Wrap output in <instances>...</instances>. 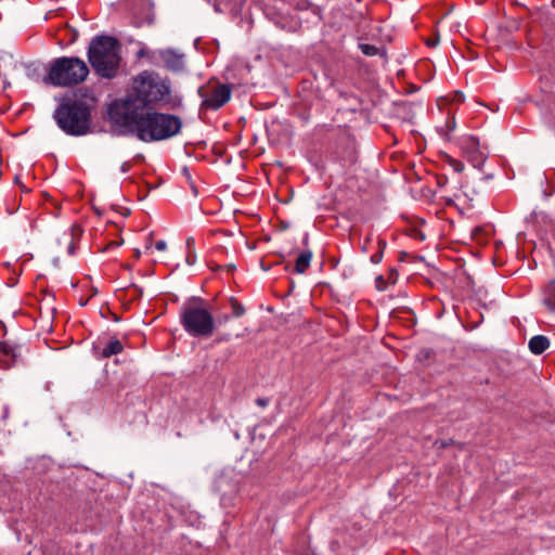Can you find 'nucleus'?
<instances>
[{
  "label": "nucleus",
  "mask_w": 555,
  "mask_h": 555,
  "mask_svg": "<svg viewBox=\"0 0 555 555\" xmlns=\"http://www.w3.org/2000/svg\"><path fill=\"white\" fill-rule=\"evenodd\" d=\"M122 350L121 341L115 336L106 343H104L102 337H99L92 345V351L99 359H108L112 356L121 353Z\"/></svg>",
  "instance_id": "9d476101"
},
{
  "label": "nucleus",
  "mask_w": 555,
  "mask_h": 555,
  "mask_svg": "<svg viewBox=\"0 0 555 555\" xmlns=\"http://www.w3.org/2000/svg\"><path fill=\"white\" fill-rule=\"evenodd\" d=\"M8 415H9L8 406L4 403L0 402V421L7 420Z\"/></svg>",
  "instance_id": "2f4dec72"
},
{
  "label": "nucleus",
  "mask_w": 555,
  "mask_h": 555,
  "mask_svg": "<svg viewBox=\"0 0 555 555\" xmlns=\"http://www.w3.org/2000/svg\"><path fill=\"white\" fill-rule=\"evenodd\" d=\"M553 236H554V238H555V229H554V232H553Z\"/></svg>",
  "instance_id": "0e129e2a"
},
{
  "label": "nucleus",
  "mask_w": 555,
  "mask_h": 555,
  "mask_svg": "<svg viewBox=\"0 0 555 555\" xmlns=\"http://www.w3.org/2000/svg\"><path fill=\"white\" fill-rule=\"evenodd\" d=\"M255 402L258 406L266 408L267 405H269L270 399L269 398H257Z\"/></svg>",
  "instance_id": "473e14b6"
},
{
  "label": "nucleus",
  "mask_w": 555,
  "mask_h": 555,
  "mask_svg": "<svg viewBox=\"0 0 555 555\" xmlns=\"http://www.w3.org/2000/svg\"><path fill=\"white\" fill-rule=\"evenodd\" d=\"M358 47L361 50V52L366 56H375L377 54H380L382 56H386V51L385 50L380 51L379 48H377L374 44L359 42Z\"/></svg>",
  "instance_id": "a211bd4d"
},
{
  "label": "nucleus",
  "mask_w": 555,
  "mask_h": 555,
  "mask_svg": "<svg viewBox=\"0 0 555 555\" xmlns=\"http://www.w3.org/2000/svg\"><path fill=\"white\" fill-rule=\"evenodd\" d=\"M234 269H235V267H234L233 264H229V266H228V270H229V271H233Z\"/></svg>",
  "instance_id": "4d7b16f0"
},
{
  "label": "nucleus",
  "mask_w": 555,
  "mask_h": 555,
  "mask_svg": "<svg viewBox=\"0 0 555 555\" xmlns=\"http://www.w3.org/2000/svg\"><path fill=\"white\" fill-rule=\"evenodd\" d=\"M120 49L119 40L109 35H96L90 40L87 57L99 77L113 79L117 76L121 62Z\"/></svg>",
  "instance_id": "20e7f679"
},
{
  "label": "nucleus",
  "mask_w": 555,
  "mask_h": 555,
  "mask_svg": "<svg viewBox=\"0 0 555 555\" xmlns=\"http://www.w3.org/2000/svg\"><path fill=\"white\" fill-rule=\"evenodd\" d=\"M244 0H216L214 7L217 12H229L236 14Z\"/></svg>",
  "instance_id": "dca6fc26"
},
{
  "label": "nucleus",
  "mask_w": 555,
  "mask_h": 555,
  "mask_svg": "<svg viewBox=\"0 0 555 555\" xmlns=\"http://www.w3.org/2000/svg\"><path fill=\"white\" fill-rule=\"evenodd\" d=\"M437 185L442 189L448 184V177L446 175H437L436 178Z\"/></svg>",
  "instance_id": "c756f323"
},
{
  "label": "nucleus",
  "mask_w": 555,
  "mask_h": 555,
  "mask_svg": "<svg viewBox=\"0 0 555 555\" xmlns=\"http://www.w3.org/2000/svg\"><path fill=\"white\" fill-rule=\"evenodd\" d=\"M446 203H447V205H451V204H453V201L451 198H448Z\"/></svg>",
  "instance_id": "bf43d9fd"
},
{
  "label": "nucleus",
  "mask_w": 555,
  "mask_h": 555,
  "mask_svg": "<svg viewBox=\"0 0 555 555\" xmlns=\"http://www.w3.org/2000/svg\"><path fill=\"white\" fill-rule=\"evenodd\" d=\"M72 232H73V235H74L76 232L81 233V228H80L78 224H74V225L72 227Z\"/></svg>",
  "instance_id": "a18cd8bd"
},
{
  "label": "nucleus",
  "mask_w": 555,
  "mask_h": 555,
  "mask_svg": "<svg viewBox=\"0 0 555 555\" xmlns=\"http://www.w3.org/2000/svg\"><path fill=\"white\" fill-rule=\"evenodd\" d=\"M152 240H153V233H151L147 237V248L152 245Z\"/></svg>",
  "instance_id": "8fccbe9b"
},
{
  "label": "nucleus",
  "mask_w": 555,
  "mask_h": 555,
  "mask_svg": "<svg viewBox=\"0 0 555 555\" xmlns=\"http://www.w3.org/2000/svg\"><path fill=\"white\" fill-rule=\"evenodd\" d=\"M284 260H285L284 255H283V254H280V255H279V260L276 261V263H283V262H284Z\"/></svg>",
  "instance_id": "3c124183"
},
{
  "label": "nucleus",
  "mask_w": 555,
  "mask_h": 555,
  "mask_svg": "<svg viewBox=\"0 0 555 555\" xmlns=\"http://www.w3.org/2000/svg\"><path fill=\"white\" fill-rule=\"evenodd\" d=\"M186 250H195V240L194 237L190 236L186 238L185 242Z\"/></svg>",
  "instance_id": "72a5a7b5"
},
{
  "label": "nucleus",
  "mask_w": 555,
  "mask_h": 555,
  "mask_svg": "<svg viewBox=\"0 0 555 555\" xmlns=\"http://www.w3.org/2000/svg\"><path fill=\"white\" fill-rule=\"evenodd\" d=\"M414 103L409 101H398L392 103V115L402 121L413 122L415 117Z\"/></svg>",
  "instance_id": "ddd939ff"
},
{
  "label": "nucleus",
  "mask_w": 555,
  "mask_h": 555,
  "mask_svg": "<svg viewBox=\"0 0 555 555\" xmlns=\"http://www.w3.org/2000/svg\"><path fill=\"white\" fill-rule=\"evenodd\" d=\"M308 241H309V236L308 234L305 235L304 240H302V244L304 245H307L308 244Z\"/></svg>",
  "instance_id": "5fc2aeb1"
},
{
  "label": "nucleus",
  "mask_w": 555,
  "mask_h": 555,
  "mask_svg": "<svg viewBox=\"0 0 555 555\" xmlns=\"http://www.w3.org/2000/svg\"><path fill=\"white\" fill-rule=\"evenodd\" d=\"M264 14L267 17L272 21L279 28L286 31H297L301 22L300 18L288 13H283L281 11H276L272 8H268L264 10Z\"/></svg>",
  "instance_id": "1a4fd4ad"
},
{
  "label": "nucleus",
  "mask_w": 555,
  "mask_h": 555,
  "mask_svg": "<svg viewBox=\"0 0 555 555\" xmlns=\"http://www.w3.org/2000/svg\"><path fill=\"white\" fill-rule=\"evenodd\" d=\"M14 181H15V183L22 184L20 181V178L17 176L15 177Z\"/></svg>",
  "instance_id": "13d9d810"
},
{
  "label": "nucleus",
  "mask_w": 555,
  "mask_h": 555,
  "mask_svg": "<svg viewBox=\"0 0 555 555\" xmlns=\"http://www.w3.org/2000/svg\"><path fill=\"white\" fill-rule=\"evenodd\" d=\"M311 259L312 251L310 249L300 251L296 258L295 266L292 271L297 274H304L309 269Z\"/></svg>",
  "instance_id": "4468645a"
},
{
  "label": "nucleus",
  "mask_w": 555,
  "mask_h": 555,
  "mask_svg": "<svg viewBox=\"0 0 555 555\" xmlns=\"http://www.w3.org/2000/svg\"><path fill=\"white\" fill-rule=\"evenodd\" d=\"M180 105L181 99L171 94L168 80L162 79L156 73L143 72L133 78L132 88L124 98L108 104L107 118L128 114L132 109L139 113L156 106L176 108Z\"/></svg>",
  "instance_id": "f257e3e1"
},
{
  "label": "nucleus",
  "mask_w": 555,
  "mask_h": 555,
  "mask_svg": "<svg viewBox=\"0 0 555 555\" xmlns=\"http://www.w3.org/2000/svg\"><path fill=\"white\" fill-rule=\"evenodd\" d=\"M332 264H333V267H336L337 262L336 261H332Z\"/></svg>",
  "instance_id": "e2e57ef3"
},
{
  "label": "nucleus",
  "mask_w": 555,
  "mask_h": 555,
  "mask_svg": "<svg viewBox=\"0 0 555 555\" xmlns=\"http://www.w3.org/2000/svg\"><path fill=\"white\" fill-rule=\"evenodd\" d=\"M131 168H132V164H131L130 162H125V163H122V164H121V166H120V170H121V172H124V173L129 172V171L131 170Z\"/></svg>",
  "instance_id": "e433bc0d"
},
{
  "label": "nucleus",
  "mask_w": 555,
  "mask_h": 555,
  "mask_svg": "<svg viewBox=\"0 0 555 555\" xmlns=\"http://www.w3.org/2000/svg\"><path fill=\"white\" fill-rule=\"evenodd\" d=\"M297 7L300 10H310L318 17L319 22L322 21V15H321L322 9L319 5L313 4L312 2H310L308 0H301L300 2H298Z\"/></svg>",
  "instance_id": "6ab92c4d"
},
{
  "label": "nucleus",
  "mask_w": 555,
  "mask_h": 555,
  "mask_svg": "<svg viewBox=\"0 0 555 555\" xmlns=\"http://www.w3.org/2000/svg\"><path fill=\"white\" fill-rule=\"evenodd\" d=\"M444 128H446L444 137H446L447 140H449V132L452 131L455 128V118H454V116L453 117H449L447 119L444 127H442L440 129V133H442Z\"/></svg>",
  "instance_id": "5701e85b"
},
{
  "label": "nucleus",
  "mask_w": 555,
  "mask_h": 555,
  "mask_svg": "<svg viewBox=\"0 0 555 555\" xmlns=\"http://www.w3.org/2000/svg\"><path fill=\"white\" fill-rule=\"evenodd\" d=\"M229 319H230V315H229V314H222V315H219V317L217 318V320H215V321H216V324L221 325V324H223V323H227V322L229 321Z\"/></svg>",
  "instance_id": "4c0bfd02"
},
{
  "label": "nucleus",
  "mask_w": 555,
  "mask_h": 555,
  "mask_svg": "<svg viewBox=\"0 0 555 555\" xmlns=\"http://www.w3.org/2000/svg\"><path fill=\"white\" fill-rule=\"evenodd\" d=\"M20 362L23 361L21 354L16 351V347L11 346L7 341H0V369L9 370Z\"/></svg>",
  "instance_id": "f8f14e48"
},
{
  "label": "nucleus",
  "mask_w": 555,
  "mask_h": 555,
  "mask_svg": "<svg viewBox=\"0 0 555 555\" xmlns=\"http://www.w3.org/2000/svg\"><path fill=\"white\" fill-rule=\"evenodd\" d=\"M118 135H134L142 142L168 140L182 129V119L173 114L149 109L135 113V109L107 118Z\"/></svg>",
  "instance_id": "f03ea898"
},
{
  "label": "nucleus",
  "mask_w": 555,
  "mask_h": 555,
  "mask_svg": "<svg viewBox=\"0 0 555 555\" xmlns=\"http://www.w3.org/2000/svg\"><path fill=\"white\" fill-rule=\"evenodd\" d=\"M113 320H114L115 322H119V321H120V317H119V315H117L116 313H113Z\"/></svg>",
  "instance_id": "603ef678"
},
{
  "label": "nucleus",
  "mask_w": 555,
  "mask_h": 555,
  "mask_svg": "<svg viewBox=\"0 0 555 555\" xmlns=\"http://www.w3.org/2000/svg\"><path fill=\"white\" fill-rule=\"evenodd\" d=\"M357 159L358 157L356 150L353 147H350L347 157L344 158L345 164H347L348 166H352L357 163Z\"/></svg>",
  "instance_id": "393cba45"
},
{
  "label": "nucleus",
  "mask_w": 555,
  "mask_h": 555,
  "mask_svg": "<svg viewBox=\"0 0 555 555\" xmlns=\"http://www.w3.org/2000/svg\"><path fill=\"white\" fill-rule=\"evenodd\" d=\"M89 73L86 62L80 57L61 56L51 61L43 82L54 87H73L83 82Z\"/></svg>",
  "instance_id": "423d86ee"
},
{
  "label": "nucleus",
  "mask_w": 555,
  "mask_h": 555,
  "mask_svg": "<svg viewBox=\"0 0 555 555\" xmlns=\"http://www.w3.org/2000/svg\"><path fill=\"white\" fill-rule=\"evenodd\" d=\"M416 90H418V87H416L415 85H411L408 92L412 93V92H414Z\"/></svg>",
  "instance_id": "09e8293b"
},
{
  "label": "nucleus",
  "mask_w": 555,
  "mask_h": 555,
  "mask_svg": "<svg viewBox=\"0 0 555 555\" xmlns=\"http://www.w3.org/2000/svg\"><path fill=\"white\" fill-rule=\"evenodd\" d=\"M134 160H135V162H144V160H145V157H144V155H143V154H137V155L134 156Z\"/></svg>",
  "instance_id": "49530a36"
},
{
  "label": "nucleus",
  "mask_w": 555,
  "mask_h": 555,
  "mask_svg": "<svg viewBox=\"0 0 555 555\" xmlns=\"http://www.w3.org/2000/svg\"><path fill=\"white\" fill-rule=\"evenodd\" d=\"M289 268H291V264H289V263H286L284 269H285L286 271H288V270H289Z\"/></svg>",
  "instance_id": "052dcab7"
},
{
  "label": "nucleus",
  "mask_w": 555,
  "mask_h": 555,
  "mask_svg": "<svg viewBox=\"0 0 555 555\" xmlns=\"http://www.w3.org/2000/svg\"><path fill=\"white\" fill-rule=\"evenodd\" d=\"M389 285V281L384 275H377L375 279V286L378 291L383 292Z\"/></svg>",
  "instance_id": "b1692460"
},
{
  "label": "nucleus",
  "mask_w": 555,
  "mask_h": 555,
  "mask_svg": "<svg viewBox=\"0 0 555 555\" xmlns=\"http://www.w3.org/2000/svg\"><path fill=\"white\" fill-rule=\"evenodd\" d=\"M386 246H387L386 241L384 238H378V241H377L378 251L384 253Z\"/></svg>",
  "instance_id": "a19ab883"
},
{
  "label": "nucleus",
  "mask_w": 555,
  "mask_h": 555,
  "mask_svg": "<svg viewBox=\"0 0 555 555\" xmlns=\"http://www.w3.org/2000/svg\"><path fill=\"white\" fill-rule=\"evenodd\" d=\"M491 179H493V175L492 173H487V175H485V176H482L480 178L481 181H488V180H491Z\"/></svg>",
  "instance_id": "c03bdc74"
},
{
  "label": "nucleus",
  "mask_w": 555,
  "mask_h": 555,
  "mask_svg": "<svg viewBox=\"0 0 555 555\" xmlns=\"http://www.w3.org/2000/svg\"><path fill=\"white\" fill-rule=\"evenodd\" d=\"M140 256H141L140 250L139 249H134V257L135 258H140Z\"/></svg>",
  "instance_id": "6e6d98bb"
},
{
  "label": "nucleus",
  "mask_w": 555,
  "mask_h": 555,
  "mask_svg": "<svg viewBox=\"0 0 555 555\" xmlns=\"http://www.w3.org/2000/svg\"><path fill=\"white\" fill-rule=\"evenodd\" d=\"M180 324L192 337H210L216 328L212 313L206 307V300L193 296L180 309Z\"/></svg>",
  "instance_id": "39448f33"
},
{
  "label": "nucleus",
  "mask_w": 555,
  "mask_h": 555,
  "mask_svg": "<svg viewBox=\"0 0 555 555\" xmlns=\"http://www.w3.org/2000/svg\"><path fill=\"white\" fill-rule=\"evenodd\" d=\"M185 261L189 266H193L196 262L195 250H186Z\"/></svg>",
  "instance_id": "cd10ccee"
},
{
  "label": "nucleus",
  "mask_w": 555,
  "mask_h": 555,
  "mask_svg": "<svg viewBox=\"0 0 555 555\" xmlns=\"http://www.w3.org/2000/svg\"><path fill=\"white\" fill-rule=\"evenodd\" d=\"M456 96L459 101H462L464 99V95L461 92H456Z\"/></svg>",
  "instance_id": "864d4df0"
},
{
  "label": "nucleus",
  "mask_w": 555,
  "mask_h": 555,
  "mask_svg": "<svg viewBox=\"0 0 555 555\" xmlns=\"http://www.w3.org/2000/svg\"><path fill=\"white\" fill-rule=\"evenodd\" d=\"M229 339H230L229 335L221 338V340H229Z\"/></svg>",
  "instance_id": "680f3d73"
},
{
  "label": "nucleus",
  "mask_w": 555,
  "mask_h": 555,
  "mask_svg": "<svg viewBox=\"0 0 555 555\" xmlns=\"http://www.w3.org/2000/svg\"><path fill=\"white\" fill-rule=\"evenodd\" d=\"M87 93L61 98L53 112L54 121L67 135L82 137L92 130V109L96 99Z\"/></svg>",
  "instance_id": "7ed1b4c3"
},
{
  "label": "nucleus",
  "mask_w": 555,
  "mask_h": 555,
  "mask_svg": "<svg viewBox=\"0 0 555 555\" xmlns=\"http://www.w3.org/2000/svg\"><path fill=\"white\" fill-rule=\"evenodd\" d=\"M167 247V244L165 241L160 240V241H157L156 244H155V248L159 251H163L165 250Z\"/></svg>",
  "instance_id": "ea45409f"
},
{
  "label": "nucleus",
  "mask_w": 555,
  "mask_h": 555,
  "mask_svg": "<svg viewBox=\"0 0 555 555\" xmlns=\"http://www.w3.org/2000/svg\"><path fill=\"white\" fill-rule=\"evenodd\" d=\"M437 443H440L439 447L441 449H446V448L452 446L454 443V440L453 439H448V440L436 441L435 444H437Z\"/></svg>",
  "instance_id": "f704fd0d"
},
{
  "label": "nucleus",
  "mask_w": 555,
  "mask_h": 555,
  "mask_svg": "<svg viewBox=\"0 0 555 555\" xmlns=\"http://www.w3.org/2000/svg\"><path fill=\"white\" fill-rule=\"evenodd\" d=\"M383 256H384V253L377 250L375 254H373L371 256L370 260L372 263L377 264L382 261Z\"/></svg>",
  "instance_id": "7c9ffc66"
},
{
  "label": "nucleus",
  "mask_w": 555,
  "mask_h": 555,
  "mask_svg": "<svg viewBox=\"0 0 555 555\" xmlns=\"http://www.w3.org/2000/svg\"><path fill=\"white\" fill-rule=\"evenodd\" d=\"M188 182H189V185H190V189H191V191H192L193 195H194V196H197V195L199 194V192H198V188H197V185L195 184V182H194L192 179H191V180H188Z\"/></svg>",
  "instance_id": "c9c22d12"
},
{
  "label": "nucleus",
  "mask_w": 555,
  "mask_h": 555,
  "mask_svg": "<svg viewBox=\"0 0 555 555\" xmlns=\"http://www.w3.org/2000/svg\"><path fill=\"white\" fill-rule=\"evenodd\" d=\"M182 172H183L184 177L186 178V180H191L192 177H191V173H190L188 167H183Z\"/></svg>",
  "instance_id": "79ce46f5"
},
{
  "label": "nucleus",
  "mask_w": 555,
  "mask_h": 555,
  "mask_svg": "<svg viewBox=\"0 0 555 555\" xmlns=\"http://www.w3.org/2000/svg\"><path fill=\"white\" fill-rule=\"evenodd\" d=\"M441 157L443 162L450 165L455 172L460 173L464 170V164L461 160L451 157L447 153H443Z\"/></svg>",
  "instance_id": "aec40b11"
},
{
  "label": "nucleus",
  "mask_w": 555,
  "mask_h": 555,
  "mask_svg": "<svg viewBox=\"0 0 555 555\" xmlns=\"http://www.w3.org/2000/svg\"><path fill=\"white\" fill-rule=\"evenodd\" d=\"M122 240H120L119 242L118 241H111L107 246L105 247V250L107 249H112V248H116L118 246H120L122 244Z\"/></svg>",
  "instance_id": "58836bf2"
},
{
  "label": "nucleus",
  "mask_w": 555,
  "mask_h": 555,
  "mask_svg": "<svg viewBox=\"0 0 555 555\" xmlns=\"http://www.w3.org/2000/svg\"><path fill=\"white\" fill-rule=\"evenodd\" d=\"M158 57L163 66L172 73H182L185 69V55L173 49H164L158 51Z\"/></svg>",
  "instance_id": "9b49d317"
},
{
  "label": "nucleus",
  "mask_w": 555,
  "mask_h": 555,
  "mask_svg": "<svg viewBox=\"0 0 555 555\" xmlns=\"http://www.w3.org/2000/svg\"><path fill=\"white\" fill-rule=\"evenodd\" d=\"M230 306L232 310V317L241 318L245 314V307L234 297L230 298Z\"/></svg>",
  "instance_id": "412c9836"
},
{
  "label": "nucleus",
  "mask_w": 555,
  "mask_h": 555,
  "mask_svg": "<svg viewBox=\"0 0 555 555\" xmlns=\"http://www.w3.org/2000/svg\"><path fill=\"white\" fill-rule=\"evenodd\" d=\"M75 253V245L74 243H70V245L68 246V254L73 255Z\"/></svg>",
  "instance_id": "de8ad7c7"
},
{
  "label": "nucleus",
  "mask_w": 555,
  "mask_h": 555,
  "mask_svg": "<svg viewBox=\"0 0 555 555\" xmlns=\"http://www.w3.org/2000/svg\"><path fill=\"white\" fill-rule=\"evenodd\" d=\"M528 347L533 354H542L550 347V339L544 335H535L530 338Z\"/></svg>",
  "instance_id": "2eb2a0df"
},
{
  "label": "nucleus",
  "mask_w": 555,
  "mask_h": 555,
  "mask_svg": "<svg viewBox=\"0 0 555 555\" xmlns=\"http://www.w3.org/2000/svg\"><path fill=\"white\" fill-rule=\"evenodd\" d=\"M127 291L130 292L132 291L133 294L131 295L130 297V301H137V300H140L141 297L143 296V289L138 286L137 284H130L128 287H127Z\"/></svg>",
  "instance_id": "4be33fe9"
},
{
  "label": "nucleus",
  "mask_w": 555,
  "mask_h": 555,
  "mask_svg": "<svg viewBox=\"0 0 555 555\" xmlns=\"http://www.w3.org/2000/svg\"><path fill=\"white\" fill-rule=\"evenodd\" d=\"M202 103L199 111H218L224 106L231 99L232 85L221 83L217 79H210L206 85L197 90Z\"/></svg>",
  "instance_id": "0eeeda50"
},
{
  "label": "nucleus",
  "mask_w": 555,
  "mask_h": 555,
  "mask_svg": "<svg viewBox=\"0 0 555 555\" xmlns=\"http://www.w3.org/2000/svg\"><path fill=\"white\" fill-rule=\"evenodd\" d=\"M371 242V237H366L365 241H364V244L362 245V251L366 253L367 251V243Z\"/></svg>",
  "instance_id": "37998d69"
},
{
  "label": "nucleus",
  "mask_w": 555,
  "mask_h": 555,
  "mask_svg": "<svg viewBox=\"0 0 555 555\" xmlns=\"http://www.w3.org/2000/svg\"><path fill=\"white\" fill-rule=\"evenodd\" d=\"M439 43V34H434L431 37L426 39V46L429 48H436Z\"/></svg>",
  "instance_id": "a878e982"
},
{
  "label": "nucleus",
  "mask_w": 555,
  "mask_h": 555,
  "mask_svg": "<svg viewBox=\"0 0 555 555\" xmlns=\"http://www.w3.org/2000/svg\"><path fill=\"white\" fill-rule=\"evenodd\" d=\"M543 304L548 311L555 312V280H552L543 289Z\"/></svg>",
  "instance_id": "f3484780"
},
{
  "label": "nucleus",
  "mask_w": 555,
  "mask_h": 555,
  "mask_svg": "<svg viewBox=\"0 0 555 555\" xmlns=\"http://www.w3.org/2000/svg\"><path fill=\"white\" fill-rule=\"evenodd\" d=\"M387 280L389 281V284H396L398 280V271L396 268H390L388 271Z\"/></svg>",
  "instance_id": "bb28decb"
},
{
  "label": "nucleus",
  "mask_w": 555,
  "mask_h": 555,
  "mask_svg": "<svg viewBox=\"0 0 555 555\" xmlns=\"http://www.w3.org/2000/svg\"><path fill=\"white\" fill-rule=\"evenodd\" d=\"M460 147L467 162L480 169L488 158V154L480 147L479 139L475 135H467L460 140Z\"/></svg>",
  "instance_id": "6e6552de"
},
{
  "label": "nucleus",
  "mask_w": 555,
  "mask_h": 555,
  "mask_svg": "<svg viewBox=\"0 0 555 555\" xmlns=\"http://www.w3.org/2000/svg\"><path fill=\"white\" fill-rule=\"evenodd\" d=\"M67 29H68V35H69L68 42L73 43L78 39L79 34L74 27L68 26Z\"/></svg>",
  "instance_id": "c85d7f7f"
}]
</instances>
